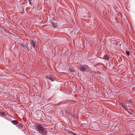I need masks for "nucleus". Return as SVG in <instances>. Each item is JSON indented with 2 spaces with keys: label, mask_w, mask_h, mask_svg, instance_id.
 Instances as JSON below:
<instances>
[{
  "label": "nucleus",
  "mask_w": 135,
  "mask_h": 135,
  "mask_svg": "<svg viewBox=\"0 0 135 135\" xmlns=\"http://www.w3.org/2000/svg\"><path fill=\"white\" fill-rule=\"evenodd\" d=\"M38 131L39 133L43 135L46 134V131L45 128L41 125H38L37 126Z\"/></svg>",
  "instance_id": "obj_1"
},
{
  "label": "nucleus",
  "mask_w": 135,
  "mask_h": 135,
  "mask_svg": "<svg viewBox=\"0 0 135 135\" xmlns=\"http://www.w3.org/2000/svg\"><path fill=\"white\" fill-rule=\"evenodd\" d=\"M11 123L14 125H16L18 124V122L17 120H13L11 121Z\"/></svg>",
  "instance_id": "obj_5"
},
{
  "label": "nucleus",
  "mask_w": 135,
  "mask_h": 135,
  "mask_svg": "<svg viewBox=\"0 0 135 135\" xmlns=\"http://www.w3.org/2000/svg\"><path fill=\"white\" fill-rule=\"evenodd\" d=\"M102 59L108 61L109 60V57L108 55H104Z\"/></svg>",
  "instance_id": "obj_4"
},
{
  "label": "nucleus",
  "mask_w": 135,
  "mask_h": 135,
  "mask_svg": "<svg viewBox=\"0 0 135 135\" xmlns=\"http://www.w3.org/2000/svg\"><path fill=\"white\" fill-rule=\"evenodd\" d=\"M104 77H105V79H106V76H104Z\"/></svg>",
  "instance_id": "obj_11"
},
{
  "label": "nucleus",
  "mask_w": 135,
  "mask_h": 135,
  "mask_svg": "<svg viewBox=\"0 0 135 135\" xmlns=\"http://www.w3.org/2000/svg\"><path fill=\"white\" fill-rule=\"evenodd\" d=\"M72 134L73 135H77V134H76L74 133H72Z\"/></svg>",
  "instance_id": "obj_10"
},
{
  "label": "nucleus",
  "mask_w": 135,
  "mask_h": 135,
  "mask_svg": "<svg viewBox=\"0 0 135 135\" xmlns=\"http://www.w3.org/2000/svg\"><path fill=\"white\" fill-rule=\"evenodd\" d=\"M31 49L32 50H34L35 49V46L36 44V42L33 40L31 41Z\"/></svg>",
  "instance_id": "obj_3"
},
{
  "label": "nucleus",
  "mask_w": 135,
  "mask_h": 135,
  "mask_svg": "<svg viewBox=\"0 0 135 135\" xmlns=\"http://www.w3.org/2000/svg\"><path fill=\"white\" fill-rule=\"evenodd\" d=\"M88 66L87 65H85L79 67L80 70L82 71H85V70H88Z\"/></svg>",
  "instance_id": "obj_2"
},
{
  "label": "nucleus",
  "mask_w": 135,
  "mask_h": 135,
  "mask_svg": "<svg viewBox=\"0 0 135 135\" xmlns=\"http://www.w3.org/2000/svg\"><path fill=\"white\" fill-rule=\"evenodd\" d=\"M69 72H70L71 73H74L75 72V70L74 69L72 68H70L69 69Z\"/></svg>",
  "instance_id": "obj_6"
},
{
  "label": "nucleus",
  "mask_w": 135,
  "mask_h": 135,
  "mask_svg": "<svg viewBox=\"0 0 135 135\" xmlns=\"http://www.w3.org/2000/svg\"><path fill=\"white\" fill-rule=\"evenodd\" d=\"M126 54L128 55V56H129L130 55V53L129 51H127L126 52Z\"/></svg>",
  "instance_id": "obj_9"
},
{
  "label": "nucleus",
  "mask_w": 135,
  "mask_h": 135,
  "mask_svg": "<svg viewBox=\"0 0 135 135\" xmlns=\"http://www.w3.org/2000/svg\"><path fill=\"white\" fill-rule=\"evenodd\" d=\"M122 107L123 108V109H125V110L127 109V107L125 106L124 105H122Z\"/></svg>",
  "instance_id": "obj_8"
},
{
  "label": "nucleus",
  "mask_w": 135,
  "mask_h": 135,
  "mask_svg": "<svg viewBox=\"0 0 135 135\" xmlns=\"http://www.w3.org/2000/svg\"><path fill=\"white\" fill-rule=\"evenodd\" d=\"M46 78L47 79H49V80H50L51 81H53L54 80V79L50 76H47Z\"/></svg>",
  "instance_id": "obj_7"
}]
</instances>
